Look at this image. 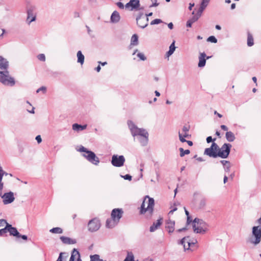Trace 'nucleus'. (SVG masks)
Instances as JSON below:
<instances>
[{"instance_id": "obj_1", "label": "nucleus", "mask_w": 261, "mask_h": 261, "mask_svg": "<svg viewBox=\"0 0 261 261\" xmlns=\"http://www.w3.org/2000/svg\"><path fill=\"white\" fill-rule=\"evenodd\" d=\"M154 205V201L152 198H150L148 196H146L141 205L140 213L141 214H144L147 213L149 217H151Z\"/></svg>"}, {"instance_id": "obj_2", "label": "nucleus", "mask_w": 261, "mask_h": 261, "mask_svg": "<svg viewBox=\"0 0 261 261\" xmlns=\"http://www.w3.org/2000/svg\"><path fill=\"white\" fill-rule=\"evenodd\" d=\"M76 150L82 152V155L92 164L97 165L99 163V159L94 152L88 150L83 146H80Z\"/></svg>"}, {"instance_id": "obj_3", "label": "nucleus", "mask_w": 261, "mask_h": 261, "mask_svg": "<svg viewBox=\"0 0 261 261\" xmlns=\"http://www.w3.org/2000/svg\"><path fill=\"white\" fill-rule=\"evenodd\" d=\"M0 83L5 86L12 87L15 84V81L8 69L0 70Z\"/></svg>"}, {"instance_id": "obj_4", "label": "nucleus", "mask_w": 261, "mask_h": 261, "mask_svg": "<svg viewBox=\"0 0 261 261\" xmlns=\"http://www.w3.org/2000/svg\"><path fill=\"white\" fill-rule=\"evenodd\" d=\"M194 231L197 233H204L207 230V224L202 220L195 218L192 223Z\"/></svg>"}, {"instance_id": "obj_5", "label": "nucleus", "mask_w": 261, "mask_h": 261, "mask_svg": "<svg viewBox=\"0 0 261 261\" xmlns=\"http://www.w3.org/2000/svg\"><path fill=\"white\" fill-rule=\"evenodd\" d=\"M134 140L139 142L142 146L147 145L148 141V132H132Z\"/></svg>"}, {"instance_id": "obj_6", "label": "nucleus", "mask_w": 261, "mask_h": 261, "mask_svg": "<svg viewBox=\"0 0 261 261\" xmlns=\"http://www.w3.org/2000/svg\"><path fill=\"white\" fill-rule=\"evenodd\" d=\"M252 237L254 239H251L250 242L255 245L259 244L261 241V227L259 226H254L252 228Z\"/></svg>"}, {"instance_id": "obj_7", "label": "nucleus", "mask_w": 261, "mask_h": 261, "mask_svg": "<svg viewBox=\"0 0 261 261\" xmlns=\"http://www.w3.org/2000/svg\"><path fill=\"white\" fill-rule=\"evenodd\" d=\"M231 147V145L230 144H224L221 148L218 147V156L221 157L222 158H226L228 156L230 148Z\"/></svg>"}, {"instance_id": "obj_8", "label": "nucleus", "mask_w": 261, "mask_h": 261, "mask_svg": "<svg viewBox=\"0 0 261 261\" xmlns=\"http://www.w3.org/2000/svg\"><path fill=\"white\" fill-rule=\"evenodd\" d=\"M36 8L34 6H29L27 7V22L28 24H30L32 22L36 20Z\"/></svg>"}, {"instance_id": "obj_9", "label": "nucleus", "mask_w": 261, "mask_h": 261, "mask_svg": "<svg viewBox=\"0 0 261 261\" xmlns=\"http://www.w3.org/2000/svg\"><path fill=\"white\" fill-rule=\"evenodd\" d=\"M100 221L97 218H94L89 221L88 224V230L90 232L97 231L100 227Z\"/></svg>"}, {"instance_id": "obj_10", "label": "nucleus", "mask_w": 261, "mask_h": 261, "mask_svg": "<svg viewBox=\"0 0 261 261\" xmlns=\"http://www.w3.org/2000/svg\"><path fill=\"white\" fill-rule=\"evenodd\" d=\"M218 146L215 143H213L211 147L205 149L204 154L211 157L216 158L218 156Z\"/></svg>"}, {"instance_id": "obj_11", "label": "nucleus", "mask_w": 261, "mask_h": 261, "mask_svg": "<svg viewBox=\"0 0 261 261\" xmlns=\"http://www.w3.org/2000/svg\"><path fill=\"white\" fill-rule=\"evenodd\" d=\"M138 25L141 28H145L148 25V18L144 17L143 13H140L136 18Z\"/></svg>"}, {"instance_id": "obj_12", "label": "nucleus", "mask_w": 261, "mask_h": 261, "mask_svg": "<svg viewBox=\"0 0 261 261\" xmlns=\"http://www.w3.org/2000/svg\"><path fill=\"white\" fill-rule=\"evenodd\" d=\"M125 162V158L123 155H113L112 158V164L115 167H121Z\"/></svg>"}, {"instance_id": "obj_13", "label": "nucleus", "mask_w": 261, "mask_h": 261, "mask_svg": "<svg viewBox=\"0 0 261 261\" xmlns=\"http://www.w3.org/2000/svg\"><path fill=\"white\" fill-rule=\"evenodd\" d=\"M3 203L4 204H8L13 202L15 199L14 193L12 192H9L5 193L2 196Z\"/></svg>"}, {"instance_id": "obj_14", "label": "nucleus", "mask_w": 261, "mask_h": 261, "mask_svg": "<svg viewBox=\"0 0 261 261\" xmlns=\"http://www.w3.org/2000/svg\"><path fill=\"white\" fill-rule=\"evenodd\" d=\"M139 0H130L128 3L125 5V9H129L131 11L137 10L140 7Z\"/></svg>"}, {"instance_id": "obj_15", "label": "nucleus", "mask_w": 261, "mask_h": 261, "mask_svg": "<svg viewBox=\"0 0 261 261\" xmlns=\"http://www.w3.org/2000/svg\"><path fill=\"white\" fill-rule=\"evenodd\" d=\"M123 212L121 208H114L111 213V218L119 223L122 217Z\"/></svg>"}, {"instance_id": "obj_16", "label": "nucleus", "mask_w": 261, "mask_h": 261, "mask_svg": "<svg viewBox=\"0 0 261 261\" xmlns=\"http://www.w3.org/2000/svg\"><path fill=\"white\" fill-rule=\"evenodd\" d=\"M180 244L183 246L184 249L186 250H189L192 245H194L195 243H191L190 242L189 237H187L183 238L181 240Z\"/></svg>"}, {"instance_id": "obj_17", "label": "nucleus", "mask_w": 261, "mask_h": 261, "mask_svg": "<svg viewBox=\"0 0 261 261\" xmlns=\"http://www.w3.org/2000/svg\"><path fill=\"white\" fill-rule=\"evenodd\" d=\"M175 221L168 220L165 224V228L169 233H172L174 230Z\"/></svg>"}, {"instance_id": "obj_18", "label": "nucleus", "mask_w": 261, "mask_h": 261, "mask_svg": "<svg viewBox=\"0 0 261 261\" xmlns=\"http://www.w3.org/2000/svg\"><path fill=\"white\" fill-rule=\"evenodd\" d=\"M178 134L179 140L181 142L187 141L186 139H189L191 136L189 132H178Z\"/></svg>"}, {"instance_id": "obj_19", "label": "nucleus", "mask_w": 261, "mask_h": 261, "mask_svg": "<svg viewBox=\"0 0 261 261\" xmlns=\"http://www.w3.org/2000/svg\"><path fill=\"white\" fill-rule=\"evenodd\" d=\"M75 259H76L77 261H82L79 251L74 248L72 251L69 261H74Z\"/></svg>"}, {"instance_id": "obj_20", "label": "nucleus", "mask_w": 261, "mask_h": 261, "mask_svg": "<svg viewBox=\"0 0 261 261\" xmlns=\"http://www.w3.org/2000/svg\"><path fill=\"white\" fill-rule=\"evenodd\" d=\"M8 231L10 233V235L15 236L17 238L20 237V233L18 232L15 227H13L11 225L7 224Z\"/></svg>"}, {"instance_id": "obj_21", "label": "nucleus", "mask_w": 261, "mask_h": 261, "mask_svg": "<svg viewBox=\"0 0 261 261\" xmlns=\"http://www.w3.org/2000/svg\"><path fill=\"white\" fill-rule=\"evenodd\" d=\"M8 61L2 56H0V70H3L5 69H8Z\"/></svg>"}, {"instance_id": "obj_22", "label": "nucleus", "mask_w": 261, "mask_h": 261, "mask_svg": "<svg viewBox=\"0 0 261 261\" xmlns=\"http://www.w3.org/2000/svg\"><path fill=\"white\" fill-rule=\"evenodd\" d=\"M120 16L117 11H114L111 16V22L112 23H117L119 21Z\"/></svg>"}, {"instance_id": "obj_23", "label": "nucleus", "mask_w": 261, "mask_h": 261, "mask_svg": "<svg viewBox=\"0 0 261 261\" xmlns=\"http://www.w3.org/2000/svg\"><path fill=\"white\" fill-rule=\"evenodd\" d=\"M206 57V54L204 53H202L200 54V56L199 57V63H198V67H203L205 66L206 60L205 58Z\"/></svg>"}, {"instance_id": "obj_24", "label": "nucleus", "mask_w": 261, "mask_h": 261, "mask_svg": "<svg viewBox=\"0 0 261 261\" xmlns=\"http://www.w3.org/2000/svg\"><path fill=\"white\" fill-rule=\"evenodd\" d=\"M118 223V222L111 218V219H107L106 225L107 228H112L117 225Z\"/></svg>"}, {"instance_id": "obj_25", "label": "nucleus", "mask_w": 261, "mask_h": 261, "mask_svg": "<svg viewBox=\"0 0 261 261\" xmlns=\"http://www.w3.org/2000/svg\"><path fill=\"white\" fill-rule=\"evenodd\" d=\"M60 239L63 243L66 244H74L76 242L74 239H71L70 238L64 236L61 237Z\"/></svg>"}, {"instance_id": "obj_26", "label": "nucleus", "mask_w": 261, "mask_h": 261, "mask_svg": "<svg viewBox=\"0 0 261 261\" xmlns=\"http://www.w3.org/2000/svg\"><path fill=\"white\" fill-rule=\"evenodd\" d=\"M162 219H158L156 222L153 223L152 226L150 227V231L153 232L156 230L162 224Z\"/></svg>"}, {"instance_id": "obj_27", "label": "nucleus", "mask_w": 261, "mask_h": 261, "mask_svg": "<svg viewBox=\"0 0 261 261\" xmlns=\"http://www.w3.org/2000/svg\"><path fill=\"white\" fill-rule=\"evenodd\" d=\"M73 130H83L86 129L87 127V124L80 125L77 123H74L72 125Z\"/></svg>"}, {"instance_id": "obj_28", "label": "nucleus", "mask_w": 261, "mask_h": 261, "mask_svg": "<svg viewBox=\"0 0 261 261\" xmlns=\"http://www.w3.org/2000/svg\"><path fill=\"white\" fill-rule=\"evenodd\" d=\"M127 124L130 130H145L144 129L138 128L131 120H128L127 121Z\"/></svg>"}, {"instance_id": "obj_29", "label": "nucleus", "mask_w": 261, "mask_h": 261, "mask_svg": "<svg viewBox=\"0 0 261 261\" xmlns=\"http://www.w3.org/2000/svg\"><path fill=\"white\" fill-rule=\"evenodd\" d=\"M77 62L83 65L84 62V56L83 55L82 51L79 50L77 53Z\"/></svg>"}, {"instance_id": "obj_30", "label": "nucleus", "mask_w": 261, "mask_h": 261, "mask_svg": "<svg viewBox=\"0 0 261 261\" xmlns=\"http://www.w3.org/2000/svg\"><path fill=\"white\" fill-rule=\"evenodd\" d=\"M226 138L228 141L232 142L235 139V136L232 132H226Z\"/></svg>"}, {"instance_id": "obj_31", "label": "nucleus", "mask_w": 261, "mask_h": 261, "mask_svg": "<svg viewBox=\"0 0 261 261\" xmlns=\"http://www.w3.org/2000/svg\"><path fill=\"white\" fill-rule=\"evenodd\" d=\"M138 44V36L137 34H134L131 38L130 45H137Z\"/></svg>"}, {"instance_id": "obj_32", "label": "nucleus", "mask_w": 261, "mask_h": 261, "mask_svg": "<svg viewBox=\"0 0 261 261\" xmlns=\"http://www.w3.org/2000/svg\"><path fill=\"white\" fill-rule=\"evenodd\" d=\"M254 44V40L252 35L248 33L247 35V45L248 46H252Z\"/></svg>"}, {"instance_id": "obj_33", "label": "nucleus", "mask_w": 261, "mask_h": 261, "mask_svg": "<svg viewBox=\"0 0 261 261\" xmlns=\"http://www.w3.org/2000/svg\"><path fill=\"white\" fill-rule=\"evenodd\" d=\"M49 231L53 233L60 234L63 232V230L60 227H54L51 229Z\"/></svg>"}, {"instance_id": "obj_34", "label": "nucleus", "mask_w": 261, "mask_h": 261, "mask_svg": "<svg viewBox=\"0 0 261 261\" xmlns=\"http://www.w3.org/2000/svg\"><path fill=\"white\" fill-rule=\"evenodd\" d=\"M179 150L180 151V156L181 157L184 156L185 154H189L190 153L189 149L184 150L182 148H179Z\"/></svg>"}, {"instance_id": "obj_35", "label": "nucleus", "mask_w": 261, "mask_h": 261, "mask_svg": "<svg viewBox=\"0 0 261 261\" xmlns=\"http://www.w3.org/2000/svg\"><path fill=\"white\" fill-rule=\"evenodd\" d=\"M90 261H103V260L100 258L99 255L95 254V255L90 256Z\"/></svg>"}, {"instance_id": "obj_36", "label": "nucleus", "mask_w": 261, "mask_h": 261, "mask_svg": "<svg viewBox=\"0 0 261 261\" xmlns=\"http://www.w3.org/2000/svg\"><path fill=\"white\" fill-rule=\"evenodd\" d=\"M201 1H202V2H201L200 6L204 8H206V7L208 6V5L210 2V0H201Z\"/></svg>"}, {"instance_id": "obj_37", "label": "nucleus", "mask_w": 261, "mask_h": 261, "mask_svg": "<svg viewBox=\"0 0 261 261\" xmlns=\"http://www.w3.org/2000/svg\"><path fill=\"white\" fill-rule=\"evenodd\" d=\"M124 261H134V255L132 254V253H128Z\"/></svg>"}, {"instance_id": "obj_38", "label": "nucleus", "mask_w": 261, "mask_h": 261, "mask_svg": "<svg viewBox=\"0 0 261 261\" xmlns=\"http://www.w3.org/2000/svg\"><path fill=\"white\" fill-rule=\"evenodd\" d=\"M207 41H210L214 43H216L217 42V39L216 38V37L214 36H210L207 39Z\"/></svg>"}, {"instance_id": "obj_39", "label": "nucleus", "mask_w": 261, "mask_h": 261, "mask_svg": "<svg viewBox=\"0 0 261 261\" xmlns=\"http://www.w3.org/2000/svg\"><path fill=\"white\" fill-rule=\"evenodd\" d=\"M8 232L7 224L4 228L0 229V236H2Z\"/></svg>"}, {"instance_id": "obj_40", "label": "nucleus", "mask_w": 261, "mask_h": 261, "mask_svg": "<svg viewBox=\"0 0 261 261\" xmlns=\"http://www.w3.org/2000/svg\"><path fill=\"white\" fill-rule=\"evenodd\" d=\"M200 18V17L199 16H198L196 14V15L193 16L189 20L190 21H191L192 22L194 23L195 22H196V21H197L198 20V19Z\"/></svg>"}, {"instance_id": "obj_41", "label": "nucleus", "mask_w": 261, "mask_h": 261, "mask_svg": "<svg viewBox=\"0 0 261 261\" xmlns=\"http://www.w3.org/2000/svg\"><path fill=\"white\" fill-rule=\"evenodd\" d=\"M163 21L160 19H155L151 21L150 24L151 25H154V24H158L160 23H162Z\"/></svg>"}, {"instance_id": "obj_42", "label": "nucleus", "mask_w": 261, "mask_h": 261, "mask_svg": "<svg viewBox=\"0 0 261 261\" xmlns=\"http://www.w3.org/2000/svg\"><path fill=\"white\" fill-rule=\"evenodd\" d=\"M37 58L39 60L41 61L44 62L45 61V55L43 54H39L37 56Z\"/></svg>"}, {"instance_id": "obj_43", "label": "nucleus", "mask_w": 261, "mask_h": 261, "mask_svg": "<svg viewBox=\"0 0 261 261\" xmlns=\"http://www.w3.org/2000/svg\"><path fill=\"white\" fill-rule=\"evenodd\" d=\"M137 57L140 58V59L142 61H145L146 60V57L144 56V55L142 53H139L137 55Z\"/></svg>"}, {"instance_id": "obj_44", "label": "nucleus", "mask_w": 261, "mask_h": 261, "mask_svg": "<svg viewBox=\"0 0 261 261\" xmlns=\"http://www.w3.org/2000/svg\"><path fill=\"white\" fill-rule=\"evenodd\" d=\"M205 9V8L200 6L198 10L197 11L196 14L198 16H199V17H200L201 16V14H202L203 11H204V10Z\"/></svg>"}, {"instance_id": "obj_45", "label": "nucleus", "mask_w": 261, "mask_h": 261, "mask_svg": "<svg viewBox=\"0 0 261 261\" xmlns=\"http://www.w3.org/2000/svg\"><path fill=\"white\" fill-rule=\"evenodd\" d=\"M8 224L5 220L1 219L0 220V228L1 227H5V226Z\"/></svg>"}, {"instance_id": "obj_46", "label": "nucleus", "mask_w": 261, "mask_h": 261, "mask_svg": "<svg viewBox=\"0 0 261 261\" xmlns=\"http://www.w3.org/2000/svg\"><path fill=\"white\" fill-rule=\"evenodd\" d=\"M206 204V200L204 199H202L200 200L199 205L200 207H203Z\"/></svg>"}, {"instance_id": "obj_47", "label": "nucleus", "mask_w": 261, "mask_h": 261, "mask_svg": "<svg viewBox=\"0 0 261 261\" xmlns=\"http://www.w3.org/2000/svg\"><path fill=\"white\" fill-rule=\"evenodd\" d=\"M224 170L226 172H229L230 171V162H229V164H227L226 165V166H224Z\"/></svg>"}, {"instance_id": "obj_48", "label": "nucleus", "mask_w": 261, "mask_h": 261, "mask_svg": "<svg viewBox=\"0 0 261 261\" xmlns=\"http://www.w3.org/2000/svg\"><path fill=\"white\" fill-rule=\"evenodd\" d=\"M175 41H173L171 44V45H170L169 46V49L170 50H171V51H174L175 50Z\"/></svg>"}, {"instance_id": "obj_49", "label": "nucleus", "mask_w": 261, "mask_h": 261, "mask_svg": "<svg viewBox=\"0 0 261 261\" xmlns=\"http://www.w3.org/2000/svg\"><path fill=\"white\" fill-rule=\"evenodd\" d=\"M124 179L130 180L132 179V176L129 174H126L122 176Z\"/></svg>"}, {"instance_id": "obj_50", "label": "nucleus", "mask_w": 261, "mask_h": 261, "mask_svg": "<svg viewBox=\"0 0 261 261\" xmlns=\"http://www.w3.org/2000/svg\"><path fill=\"white\" fill-rule=\"evenodd\" d=\"M46 87L42 86L39 89H38L36 91L37 93H39L40 91H42L43 92H45L46 91Z\"/></svg>"}, {"instance_id": "obj_51", "label": "nucleus", "mask_w": 261, "mask_h": 261, "mask_svg": "<svg viewBox=\"0 0 261 261\" xmlns=\"http://www.w3.org/2000/svg\"><path fill=\"white\" fill-rule=\"evenodd\" d=\"M116 5L120 8V9H124V6L123 5V4L121 2H117L116 3Z\"/></svg>"}, {"instance_id": "obj_52", "label": "nucleus", "mask_w": 261, "mask_h": 261, "mask_svg": "<svg viewBox=\"0 0 261 261\" xmlns=\"http://www.w3.org/2000/svg\"><path fill=\"white\" fill-rule=\"evenodd\" d=\"M36 140L38 143H41L42 141V139L40 135H38L37 136H36Z\"/></svg>"}, {"instance_id": "obj_53", "label": "nucleus", "mask_w": 261, "mask_h": 261, "mask_svg": "<svg viewBox=\"0 0 261 261\" xmlns=\"http://www.w3.org/2000/svg\"><path fill=\"white\" fill-rule=\"evenodd\" d=\"M213 140V139H212V137H211V136H209V137H207V138H206V141L207 143H210V142H212ZM214 140H215V139H214Z\"/></svg>"}, {"instance_id": "obj_54", "label": "nucleus", "mask_w": 261, "mask_h": 261, "mask_svg": "<svg viewBox=\"0 0 261 261\" xmlns=\"http://www.w3.org/2000/svg\"><path fill=\"white\" fill-rule=\"evenodd\" d=\"M192 23H193V22H192L191 21H190L189 20H188L187 22V24H186V25L187 27H192Z\"/></svg>"}, {"instance_id": "obj_55", "label": "nucleus", "mask_w": 261, "mask_h": 261, "mask_svg": "<svg viewBox=\"0 0 261 261\" xmlns=\"http://www.w3.org/2000/svg\"><path fill=\"white\" fill-rule=\"evenodd\" d=\"M63 254H64V253L61 252V253H60L59 256L58 257L57 261H62V255Z\"/></svg>"}, {"instance_id": "obj_56", "label": "nucleus", "mask_w": 261, "mask_h": 261, "mask_svg": "<svg viewBox=\"0 0 261 261\" xmlns=\"http://www.w3.org/2000/svg\"><path fill=\"white\" fill-rule=\"evenodd\" d=\"M173 51L169 49V51H167L166 53L167 56L169 57L170 56L172 55L173 54Z\"/></svg>"}, {"instance_id": "obj_57", "label": "nucleus", "mask_w": 261, "mask_h": 261, "mask_svg": "<svg viewBox=\"0 0 261 261\" xmlns=\"http://www.w3.org/2000/svg\"><path fill=\"white\" fill-rule=\"evenodd\" d=\"M221 163L223 165V166H226L227 164H229V161L222 160L221 161Z\"/></svg>"}, {"instance_id": "obj_58", "label": "nucleus", "mask_w": 261, "mask_h": 261, "mask_svg": "<svg viewBox=\"0 0 261 261\" xmlns=\"http://www.w3.org/2000/svg\"><path fill=\"white\" fill-rule=\"evenodd\" d=\"M168 27L170 30H172L173 28V24L172 22H170L168 24Z\"/></svg>"}, {"instance_id": "obj_59", "label": "nucleus", "mask_w": 261, "mask_h": 261, "mask_svg": "<svg viewBox=\"0 0 261 261\" xmlns=\"http://www.w3.org/2000/svg\"><path fill=\"white\" fill-rule=\"evenodd\" d=\"M189 126L188 125H185L183 127L182 130H189Z\"/></svg>"}, {"instance_id": "obj_60", "label": "nucleus", "mask_w": 261, "mask_h": 261, "mask_svg": "<svg viewBox=\"0 0 261 261\" xmlns=\"http://www.w3.org/2000/svg\"><path fill=\"white\" fill-rule=\"evenodd\" d=\"M19 238H21L22 239L24 240H27V239H28V237L27 236L25 235H21L20 234V237Z\"/></svg>"}, {"instance_id": "obj_61", "label": "nucleus", "mask_w": 261, "mask_h": 261, "mask_svg": "<svg viewBox=\"0 0 261 261\" xmlns=\"http://www.w3.org/2000/svg\"><path fill=\"white\" fill-rule=\"evenodd\" d=\"M194 6V3H190L189 9L190 10H191L192 9V8Z\"/></svg>"}, {"instance_id": "obj_62", "label": "nucleus", "mask_w": 261, "mask_h": 261, "mask_svg": "<svg viewBox=\"0 0 261 261\" xmlns=\"http://www.w3.org/2000/svg\"><path fill=\"white\" fill-rule=\"evenodd\" d=\"M214 114L216 115L217 116H218L219 118H221L222 117V115L219 113H218L216 111L214 112Z\"/></svg>"}, {"instance_id": "obj_63", "label": "nucleus", "mask_w": 261, "mask_h": 261, "mask_svg": "<svg viewBox=\"0 0 261 261\" xmlns=\"http://www.w3.org/2000/svg\"><path fill=\"white\" fill-rule=\"evenodd\" d=\"M221 128L223 129L224 130H227V127L226 125H221Z\"/></svg>"}, {"instance_id": "obj_64", "label": "nucleus", "mask_w": 261, "mask_h": 261, "mask_svg": "<svg viewBox=\"0 0 261 261\" xmlns=\"http://www.w3.org/2000/svg\"><path fill=\"white\" fill-rule=\"evenodd\" d=\"M74 17H80V13L77 12H75L74 13Z\"/></svg>"}]
</instances>
